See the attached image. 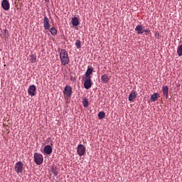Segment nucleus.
Here are the masks:
<instances>
[{
	"label": "nucleus",
	"instance_id": "1",
	"mask_svg": "<svg viewBox=\"0 0 182 182\" xmlns=\"http://www.w3.org/2000/svg\"><path fill=\"white\" fill-rule=\"evenodd\" d=\"M93 74V69H87L85 75L82 77L84 80V87L85 89L89 90L92 87V76Z\"/></svg>",
	"mask_w": 182,
	"mask_h": 182
},
{
	"label": "nucleus",
	"instance_id": "2",
	"mask_svg": "<svg viewBox=\"0 0 182 182\" xmlns=\"http://www.w3.org/2000/svg\"><path fill=\"white\" fill-rule=\"evenodd\" d=\"M60 59L61 60L62 65L66 66V65L69 64V54H68V51L66 50H61L60 53Z\"/></svg>",
	"mask_w": 182,
	"mask_h": 182
},
{
	"label": "nucleus",
	"instance_id": "3",
	"mask_svg": "<svg viewBox=\"0 0 182 182\" xmlns=\"http://www.w3.org/2000/svg\"><path fill=\"white\" fill-rule=\"evenodd\" d=\"M33 159H34V162L38 166H41V164L43 163V156H42V154L39 153H35Z\"/></svg>",
	"mask_w": 182,
	"mask_h": 182
},
{
	"label": "nucleus",
	"instance_id": "4",
	"mask_svg": "<svg viewBox=\"0 0 182 182\" xmlns=\"http://www.w3.org/2000/svg\"><path fill=\"white\" fill-rule=\"evenodd\" d=\"M77 153L80 157L86 154V146L83 144H79L77 147Z\"/></svg>",
	"mask_w": 182,
	"mask_h": 182
},
{
	"label": "nucleus",
	"instance_id": "5",
	"mask_svg": "<svg viewBox=\"0 0 182 182\" xmlns=\"http://www.w3.org/2000/svg\"><path fill=\"white\" fill-rule=\"evenodd\" d=\"M14 170L17 174L22 173V171L23 170V163H22V161H18L16 163L14 166Z\"/></svg>",
	"mask_w": 182,
	"mask_h": 182
},
{
	"label": "nucleus",
	"instance_id": "6",
	"mask_svg": "<svg viewBox=\"0 0 182 182\" xmlns=\"http://www.w3.org/2000/svg\"><path fill=\"white\" fill-rule=\"evenodd\" d=\"M63 95L64 96H66V97H71L72 96V87L69 85H66L63 90Z\"/></svg>",
	"mask_w": 182,
	"mask_h": 182
},
{
	"label": "nucleus",
	"instance_id": "7",
	"mask_svg": "<svg viewBox=\"0 0 182 182\" xmlns=\"http://www.w3.org/2000/svg\"><path fill=\"white\" fill-rule=\"evenodd\" d=\"M28 93L31 97L35 96L36 95V86L34 85H30L28 89Z\"/></svg>",
	"mask_w": 182,
	"mask_h": 182
},
{
	"label": "nucleus",
	"instance_id": "8",
	"mask_svg": "<svg viewBox=\"0 0 182 182\" xmlns=\"http://www.w3.org/2000/svg\"><path fill=\"white\" fill-rule=\"evenodd\" d=\"M43 25H44V29L46 31L50 29V23H49V18H48V16L44 17Z\"/></svg>",
	"mask_w": 182,
	"mask_h": 182
},
{
	"label": "nucleus",
	"instance_id": "9",
	"mask_svg": "<svg viewBox=\"0 0 182 182\" xmlns=\"http://www.w3.org/2000/svg\"><path fill=\"white\" fill-rule=\"evenodd\" d=\"M135 31L138 35H143L144 26L143 25H138L136 26Z\"/></svg>",
	"mask_w": 182,
	"mask_h": 182
},
{
	"label": "nucleus",
	"instance_id": "10",
	"mask_svg": "<svg viewBox=\"0 0 182 182\" xmlns=\"http://www.w3.org/2000/svg\"><path fill=\"white\" fill-rule=\"evenodd\" d=\"M1 7L3 8V9H4V11H9V1H8V0H3L1 2Z\"/></svg>",
	"mask_w": 182,
	"mask_h": 182
},
{
	"label": "nucleus",
	"instance_id": "11",
	"mask_svg": "<svg viewBox=\"0 0 182 182\" xmlns=\"http://www.w3.org/2000/svg\"><path fill=\"white\" fill-rule=\"evenodd\" d=\"M43 151L46 154H52V151H53V149H52V146L50 145H46L44 146Z\"/></svg>",
	"mask_w": 182,
	"mask_h": 182
},
{
	"label": "nucleus",
	"instance_id": "12",
	"mask_svg": "<svg viewBox=\"0 0 182 182\" xmlns=\"http://www.w3.org/2000/svg\"><path fill=\"white\" fill-rule=\"evenodd\" d=\"M162 92H163L164 96L166 97V99H168V87H167L166 85L163 86Z\"/></svg>",
	"mask_w": 182,
	"mask_h": 182
},
{
	"label": "nucleus",
	"instance_id": "13",
	"mask_svg": "<svg viewBox=\"0 0 182 182\" xmlns=\"http://www.w3.org/2000/svg\"><path fill=\"white\" fill-rule=\"evenodd\" d=\"M1 33H3V38L4 41H6L8 38H9V31H8L7 29H4L1 31Z\"/></svg>",
	"mask_w": 182,
	"mask_h": 182
},
{
	"label": "nucleus",
	"instance_id": "14",
	"mask_svg": "<svg viewBox=\"0 0 182 182\" xmlns=\"http://www.w3.org/2000/svg\"><path fill=\"white\" fill-rule=\"evenodd\" d=\"M109 80H110V78H109V76L106 74L103 75L101 77V80H102V83H109Z\"/></svg>",
	"mask_w": 182,
	"mask_h": 182
},
{
	"label": "nucleus",
	"instance_id": "15",
	"mask_svg": "<svg viewBox=\"0 0 182 182\" xmlns=\"http://www.w3.org/2000/svg\"><path fill=\"white\" fill-rule=\"evenodd\" d=\"M71 22L73 26H79V19H77V17H73L71 20Z\"/></svg>",
	"mask_w": 182,
	"mask_h": 182
},
{
	"label": "nucleus",
	"instance_id": "16",
	"mask_svg": "<svg viewBox=\"0 0 182 182\" xmlns=\"http://www.w3.org/2000/svg\"><path fill=\"white\" fill-rule=\"evenodd\" d=\"M136 97H137V94H136L134 92H131L129 96V102H133Z\"/></svg>",
	"mask_w": 182,
	"mask_h": 182
},
{
	"label": "nucleus",
	"instance_id": "17",
	"mask_svg": "<svg viewBox=\"0 0 182 182\" xmlns=\"http://www.w3.org/2000/svg\"><path fill=\"white\" fill-rule=\"evenodd\" d=\"M29 60L31 63H35L36 62V55L31 54L29 57Z\"/></svg>",
	"mask_w": 182,
	"mask_h": 182
},
{
	"label": "nucleus",
	"instance_id": "18",
	"mask_svg": "<svg viewBox=\"0 0 182 182\" xmlns=\"http://www.w3.org/2000/svg\"><path fill=\"white\" fill-rule=\"evenodd\" d=\"M51 173H53L54 176H58V174H59V171H58V168H56V166H52Z\"/></svg>",
	"mask_w": 182,
	"mask_h": 182
},
{
	"label": "nucleus",
	"instance_id": "19",
	"mask_svg": "<svg viewBox=\"0 0 182 182\" xmlns=\"http://www.w3.org/2000/svg\"><path fill=\"white\" fill-rule=\"evenodd\" d=\"M49 32H50L51 35H56L58 33V30L55 27H52L50 28Z\"/></svg>",
	"mask_w": 182,
	"mask_h": 182
},
{
	"label": "nucleus",
	"instance_id": "20",
	"mask_svg": "<svg viewBox=\"0 0 182 182\" xmlns=\"http://www.w3.org/2000/svg\"><path fill=\"white\" fill-rule=\"evenodd\" d=\"M105 117L106 114H105L104 112H100L98 113V119H100V120H102V119H105Z\"/></svg>",
	"mask_w": 182,
	"mask_h": 182
},
{
	"label": "nucleus",
	"instance_id": "21",
	"mask_svg": "<svg viewBox=\"0 0 182 182\" xmlns=\"http://www.w3.org/2000/svg\"><path fill=\"white\" fill-rule=\"evenodd\" d=\"M75 46H76L77 49H80V48H82V42L80 41V40L76 41Z\"/></svg>",
	"mask_w": 182,
	"mask_h": 182
},
{
	"label": "nucleus",
	"instance_id": "22",
	"mask_svg": "<svg viewBox=\"0 0 182 182\" xmlns=\"http://www.w3.org/2000/svg\"><path fill=\"white\" fill-rule=\"evenodd\" d=\"M159 96V94L157 93H154L151 96V100H152V102H156L157 100V97Z\"/></svg>",
	"mask_w": 182,
	"mask_h": 182
},
{
	"label": "nucleus",
	"instance_id": "23",
	"mask_svg": "<svg viewBox=\"0 0 182 182\" xmlns=\"http://www.w3.org/2000/svg\"><path fill=\"white\" fill-rule=\"evenodd\" d=\"M177 54L178 56H182V44L178 47Z\"/></svg>",
	"mask_w": 182,
	"mask_h": 182
},
{
	"label": "nucleus",
	"instance_id": "24",
	"mask_svg": "<svg viewBox=\"0 0 182 182\" xmlns=\"http://www.w3.org/2000/svg\"><path fill=\"white\" fill-rule=\"evenodd\" d=\"M82 105L84 107H87V106H89V100H87V99L86 98H84L82 101Z\"/></svg>",
	"mask_w": 182,
	"mask_h": 182
},
{
	"label": "nucleus",
	"instance_id": "25",
	"mask_svg": "<svg viewBox=\"0 0 182 182\" xmlns=\"http://www.w3.org/2000/svg\"><path fill=\"white\" fill-rule=\"evenodd\" d=\"M146 33V35H147V33H150V30L149 29H144V33Z\"/></svg>",
	"mask_w": 182,
	"mask_h": 182
},
{
	"label": "nucleus",
	"instance_id": "26",
	"mask_svg": "<svg viewBox=\"0 0 182 182\" xmlns=\"http://www.w3.org/2000/svg\"><path fill=\"white\" fill-rule=\"evenodd\" d=\"M70 79H71V80H73V82H75L76 80V77H71Z\"/></svg>",
	"mask_w": 182,
	"mask_h": 182
},
{
	"label": "nucleus",
	"instance_id": "27",
	"mask_svg": "<svg viewBox=\"0 0 182 182\" xmlns=\"http://www.w3.org/2000/svg\"><path fill=\"white\" fill-rule=\"evenodd\" d=\"M155 36L156 37V38H158V36H159V33H155Z\"/></svg>",
	"mask_w": 182,
	"mask_h": 182
},
{
	"label": "nucleus",
	"instance_id": "28",
	"mask_svg": "<svg viewBox=\"0 0 182 182\" xmlns=\"http://www.w3.org/2000/svg\"><path fill=\"white\" fill-rule=\"evenodd\" d=\"M46 2H49V0H45Z\"/></svg>",
	"mask_w": 182,
	"mask_h": 182
},
{
	"label": "nucleus",
	"instance_id": "29",
	"mask_svg": "<svg viewBox=\"0 0 182 182\" xmlns=\"http://www.w3.org/2000/svg\"><path fill=\"white\" fill-rule=\"evenodd\" d=\"M88 69H90V68L88 67Z\"/></svg>",
	"mask_w": 182,
	"mask_h": 182
}]
</instances>
